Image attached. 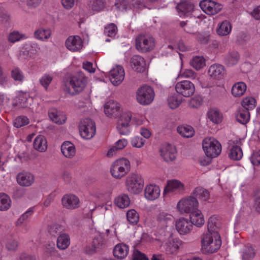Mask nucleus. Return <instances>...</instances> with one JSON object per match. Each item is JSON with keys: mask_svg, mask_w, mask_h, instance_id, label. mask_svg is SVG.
Segmentation results:
<instances>
[{"mask_svg": "<svg viewBox=\"0 0 260 260\" xmlns=\"http://www.w3.org/2000/svg\"><path fill=\"white\" fill-rule=\"evenodd\" d=\"M86 83L87 79L84 74L78 72L69 78V93L74 95L81 92L85 88Z\"/></svg>", "mask_w": 260, "mask_h": 260, "instance_id": "1", "label": "nucleus"}, {"mask_svg": "<svg viewBox=\"0 0 260 260\" xmlns=\"http://www.w3.org/2000/svg\"><path fill=\"white\" fill-rule=\"evenodd\" d=\"M213 237L219 238V234L217 235L213 234V232L207 230L206 234H204L202 238V249H204L205 252L208 253H214L219 249L221 245V240L215 239L213 243Z\"/></svg>", "mask_w": 260, "mask_h": 260, "instance_id": "2", "label": "nucleus"}, {"mask_svg": "<svg viewBox=\"0 0 260 260\" xmlns=\"http://www.w3.org/2000/svg\"><path fill=\"white\" fill-rule=\"evenodd\" d=\"M135 46L142 53L150 52L155 47V39L150 35L140 34L135 39Z\"/></svg>", "mask_w": 260, "mask_h": 260, "instance_id": "3", "label": "nucleus"}, {"mask_svg": "<svg viewBox=\"0 0 260 260\" xmlns=\"http://www.w3.org/2000/svg\"><path fill=\"white\" fill-rule=\"evenodd\" d=\"M131 170L129 161L125 158L115 160L110 169L111 175L116 179H120L125 176Z\"/></svg>", "mask_w": 260, "mask_h": 260, "instance_id": "4", "label": "nucleus"}, {"mask_svg": "<svg viewBox=\"0 0 260 260\" xmlns=\"http://www.w3.org/2000/svg\"><path fill=\"white\" fill-rule=\"evenodd\" d=\"M125 185L128 192L138 194L143 189L144 181L141 175L133 173L126 177Z\"/></svg>", "mask_w": 260, "mask_h": 260, "instance_id": "5", "label": "nucleus"}, {"mask_svg": "<svg viewBox=\"0 0 260 260\" xmlns=\"http://www.w3.org/2000/svg\"><path fill=\"white\" fill-rule=\"evenodd\" d=\"M202 146L206 155L209 157H216L221 153L220 143L213 138H205L203 141Z\"/></svg>", "mask_w": 260, "mask_h": 260, "instance_id": "6", "label": "nucleus"}, {"mask_svg": "<svg viewBox=\"0 0 260 260\" xmlns=\"http://www.w3.org/2000/svg\"><path fill=\"white\" fill-rule=\"evenodd\" d=\"M79 129L81 136L85 139H90L95 134V122L90 118H84L79 123Z\"/></svg>", "mask_w": 260, "mask_h": 260, "instance_id": "7", "label": "nucleus"}, {"mask_svg": "<svg viewBox=\"0 0 260 260\" xmlns=\"http://www.w3.org/2000/svg\"><path fill=\"white\" fill-rule=\"evenodd\" d=\"M154 92L152 88L148 85H144L138 89L137 91V100L141 105H147L153 101Z\"/></svg>", "mask_w": 260, "mask_h": 260, "instance_id": "8", "label": "nucleus"}, {"mask_svg": "<svg viewBox=\"0 0 260 260\" xmlns=\"http://www.w3.org/2000/svg\"><path fill=\"white\" fill-rule=\"evenodd\" d=\"M177 206L182 211L191 213L198 210L199 203L195 197L190 196L180 201Z\"/></svg>", "mask_w": 260, "mask_h": 260, "instance_id": "9", "label": "nucleus"}, {"mask_svg": "<svg viewBox=\"0 0 260 260\" xmlns=\"http://www.w3.org/2000/svg\"><path fill=\"white\" fill-rule=\"evenodd\" d=\"M176 92L184 97H189L193 95L195 91L193 84L189 81L184 80L178 82L175 85Z\"/></svg>", "mask_w": 260, "mask_h": 260, "instance_id": "10", "label": "nucleus"}, {"mask_svg": "<svg viewBox=\"0 0 260 260\" xmlns=\"http://www.w3.org/2000/svg\"><path fill=\"white\" fill-rule=\"evenodd\" d=\"M201 8L208 15H215L222 9V5L211 0H203L200 3Z\"/></svg>", "mask_w": 260, "mask_h": 260, "instance_id": "11", "label": "nucleus"}, {"mask_svg": "<svg viewBox=\"0 0 260 260\" xmlns=\"http://www.w3.org/2000/svg\"><path fill=\"white\" fill-rule=\"evenodd\" d=\"M132 115L127 113H123L117 120V128L121 135H125L129 132V123Z\"/></svg>", "mask_w": 260, "mask_h": 260, "instance_id": "12", "label": "nucleus"}, {"mask_svg": "<svg viewBox=\"0 0 260 260\" xmlns=\"http://www.w3.org/2000/svg\"><path fill=\"white\" fill-rule=\"evenodd\" d=\"M175 227L179 234L185 235L190 233L193 225L188 219L182 217L176 221Z\"/></svg>", "mask_w": 260, "mask_h": 260, "instance_id": "13", "label": "nucleus"}, {"mask_svg": "<svg viewBox=\"0 0 260 260\" xmlns=\"http://www.w3.org/2000/svg\"><path fill=\"white\" fill-rule=\"evenodd\" d=\"M104 112L107 116L116 117L120 113L119 104L113 100H109L105 105Z\"/></svg>", "mask_w": 260, "mask_h": 260, "instance_id": "14", "label": "nucleus"}, {"mask_svg": "<svg viewBox=\"0 0 260 260\" xmlns=\"http://www.w3.org/2000/svg\"><path fill=\"white\" fill-rule=\"evenodd\" d=\"M160 155L166 162H170L176 159V150L174 146L169 144L162 146L160 149Z\"/></svg>", "mask_w": 260, "mask_h": 260, "instance_id": "15", "label": "nucleus"}, {"mask_svg": "<svg viewBox=\"0 0 260 260\" xmlns=\"http://www.w3.org/2000/svg\"><path fill=\"white\" fill-rule=\"evenodd\" d=\"M61 201L63 206L68 209L73 210L80 206L79 199L74 194H65L63 196Z\"/></svg>", "mask_w": 260, "mask_h": 260, "instance_id": "16", "label": "nucleus"}, {"mask_svg": "<svg viewBox=\"0 0 260 260\" xmlns=\"http://www.w3.org/2000/svg\"><path fill=\"white\" fill-rule=\"evenodd\" d=\"M130 64L136 72L143 73L146 69V61L144 58L139 55H134L130 60Z\"/></svg>", "mask_w": 260, "mask_h": 260, "instance_id": "17", "label": "nucleus"}, {"mask_svg": "<svg viewBox=\"0 0 260 260\" xmlns=\"http://www.w3.org/2000/svg\"><path fill=\"white\" fill-rule=\"evenodd\" d=\"M110 79L111 83L114 85H119L124 79V71L122 67L117 66L110 72Z\"/></svg>", "mask_w": 260, "mask_h": 260, "instance_id": "18", "label": "nucleus"}, {"mask_svg": "<svg viewBox=\"0 0 260 260\" xmlns=\"http://www.w3.org/2000/svg\"><path fill=\"white\" fill-rule=\"evenodd\" d=\"M82 40L79 36H70L66 41V46L69 50L77 51L82 48Z\"/></svg>", "mask_w": 260, "mask_h": 260, "instance_id": "19", "label": "nucleus"}, {"mask_svg": "<svg viewBox=\"0 0 260 260\" xmlns=\"http://www.w3.org/2000/svg\"><path fill=\"white\" fill-rule=\"evenodd\" d=\"M18 183L22 186H29L34 182V176L29 172H22L16 177Z\"/></svg>", "mask_w": 260, "mask_h": 260, "instance_id": "20", "label": "nucleus"}, {"mask_svg": "<svg viewBox=\"0 0 260 260\" xmlns=\"http://www.w3.org/2000/svg\"><path fill=\"white\" fill-rule=\"evenodd\" d=\"M208 73L212 78L219 80L224 77L225 71L223 66L219 64H214L210 67Z\"/></svg>", "mask_w": 260, "mask_h": 260, "instance_id": "21", "label": "nucleus"}, {"mask_svg": "<svg viewBox=\"0 0 260 260\" xmlns=\"http://www.w3.org/2000/svg\"><path fill=\"white\" fill-rule=\"evenodd\" d=\"M183 187V184L178 180L174 179L168 181L167 184L164 189V194L165 196L169 192L182 190Z\"/></svg>", "mask_w": 260, "mask_h": 260, "instance_id": "22", "label": "nucleus"}, {"mask_svg": "<svg viewBox=\"0 0 260 260\" xmlns=\"http://www.w3.org/2000/svg\"><path fill=\"white\" fill-rule=\"evenodd\" d=\"M176 9L181 15L188 16L189 13L193 10L194 6L190 2H181L177 5Z\"/></svg>", "mask_w": 260, "mask_h": 260, "instance_id": "23", "label": "nucleus"}, {"mask_svg": "<svg viewBox=\"0 0 260 260\" xmlns=\"http://www.w3.org/2000/svg\"><path fill=\"white\" fill-rule=\"evenodd\" d=\"M159 194L160 189L159 186L150 184L146 187L145 196L147 199L150 200H154L158 198Z\"/></svg>", "mask_w": 260, "mask_h": 260, "instance_id": "24", "label": "nucleus"}, {"mask_svg": "<svg viewBox=\"0 0 260 260\" xmlns=\"http://www.w3.org/2000/svg\"><path fill=\"white\" fill-rule=\"evenodd\" d=\"M61 151L63 155L67 158L73 157L76 153L74 144L69 141L64 142L61 146Z\"/></svg>", "mask_w": 260, "mask_h": 260, "instance_id": "25", "label": "nucleus"}, {"mask_svg": "<svg viewBox=\"0 0 260 260\" xmlns=\"http://www.w3.org/2000/svg\"><path fill=\"white\" fill-rule=\"evenodd\" d=\"M189 218V221L192 223V225H195L198 227L201 226L205 222L203 215L199 210L190 213Z\"/></svg>", "mask_w": 260, "mask_h": 260, "instance_id": "26", "label": "nucleus"}, {"mask_svg": "<svg viewBox=\"0 0 260 260\" xmlns=\"http://www.w3.org/2000/svg\"><path fill=\"white\" fill-rule=\"evenodd\" d=\"M34 148L40 152H45L47 150V142L44 136L39 135L35 138Z\"/></svg>", "mask_w": 260, "mask_h": 260, "instance_id": "27", "label": "nucleus"}, {"mask_svg": "<svg viewBox=\"0 0 260 260\" xmlns=\"http://www.w3.org/2000/svg\"><path fill=\"white\" fill-rule=\"evenodd\" d=\"M128 250V247L125 244H117L113 249V254L117 258L122 259L127 255Z\"/></svg>", "mask_w": 260, "mask_h": 260, "instance_id": "28", "label": "nucleus"}, {"mask_svg": "<svg viewBox=\"0 0 260 260\" xmlns=\"http://www.w3.org/2000/svg\"><path fill=\"white\" fill-rule=\"evenodd\" d=\"M224 62L228 66H233L236 64L239 59L238 52L236 51H229L224 57Z\"/></svg>", "mask_w": 260, "mask_h": 260, "instance_id": "29", "label": "nucleus"}, {"mask_svg": "<svg viewBox=\"0 0 260 260\" xmlns=\"http://www.w3.org/2000/svg\"><path fill=\"white\" fill-rule=\"evenodd\" d=\"M182 241L177 238H173L169 240L166 248L168 253L173 254L177 251L182 244Z\"/></svg>", "mask_w": 260, "mask_h": 260, "instance_id": "30", "label": "nucleus"}, {"mask_svg": "<svg viewBox=\"0 0 260 260\" xmlns=\"http://www.w3.org/2000/svg\"><path fill=\"white\" fill-rule=\"evenodd\" d=\"M104 240L100 237H95L92 241V248L88 250L86 249L87 252L89 254H92L95 252L100 250L104 245Z\"/></svg>", "mask_w": 260, "mask_h": 260, "instance_id": "31", "label": "nucleus"}, {"mask_svg": "<svg viewBox=\"0 0 260 260\" xmlns=\"http://www.w3.org/2000/svg\"><path fill=\"white\" fill-rule=\"evenodd\" d=\"M236 117L239 123L245 124L250 119V113L247 109L241 108L237 112Z\"/></svg>", "mask_w": 260, "mask_h": 260, "instance_id": "32", "label": "nucleus"}, {"mask_svg": "<svg viewBox=\"0 0 260 260\" xmlns=\"http://www.w3.org/2000/svg\"><path fill=\"white\" fill-rule=\"evenodd\" d=\"M192 194L196 198H198L200 200L206 201L209 199L210 193L208 190L201 187H196L192 192Z\"/></svg>", "mask_w": 260, "mask_h": 260, "instance_id": "33", "label": "nucleus"}, {"mask_svg": "<svg viewBox=\"0 0 260 260\" xmlns=\"http://www.w3.org/2000/svg\"><path fill=\"white\" fill-rule=\"evenodd\" d=\"M177 129L178 133L185 138L192 137L194 133L192 127L188 125L178 126Z\"/></svg>", "mask_w": 260, "mask_h": 260, "instance_id": "34", "label": "nucleus"}, {"mask_svg": "<svg viewBox=\"0 0 260 260\" xmlns=\"http://www.w3.org/2000/svg\"><path fill=\"white\" fill-rule=\"evenodd\" d=\"M246 89V85L244 82H238L234 85L232 89V93L235 96L242 95Z\"/></svg>", "mask_w": 260, "mask_h": 260, "instance_id": "35", "label": "nucleus"}, {"mask_svg": "<svg viewBox=\"0 0 260 260\" xmlns=\"http://www.w3.org/2000/svg\"><path fill=\"white\" fill-rule=\"evenodd\" d=\"M127 144L126 140L123 139L119 140L116 143L114 146L110 148L107 153V156L109 157L112 156L113 153L117 150L123 149Z\"/></svg>", "mask_w": 260, "mask_h": 260, "instance_id": "36", "label": "nucleus"}, {"mask_svg": "<svg viewBox=\"0 0 260 260\" xmlns=\"http://www.w3.org/2000/svg\"><path fill=\"white\" fill-rule=\"evenodd\" d=\"M115 204L120 208H124L129 206L130 200L127 194H123L118 197L115 200Z\"/></svg>", "mask_w": 260, "mask_h": 260, "instance_id": "37", "label": "nucleus"}, {"mask_svg": "<svg viewBox=\"0 0 260 260\" xmlns=\"http://www.w3.org/2000/svg\"><path fill=\"white\" fill-rule=\"evenodd\" d=\"M70 244L69 236L66 234H60L57 240V246L59 249H64Z\"/></svg>", "mask_w": 260, "mask_h": 260, "instance_id": "38", "label": "nucleus"}, {"mask_svg": "<svg viewBox=\"0 0 260 260\" xmlns=\"http://www.w3.org/2000/svg\"><path fill=\"white\" fill-rule=\"evenodd\" d=\"M10 206L11 199L9 197L4 193H0V210H7L9 209Z\"/></svg>", "mask_w": 260, "mask_h": 260, "instance_id": "39", "label": "nucleus"}, {"mask_svg": "<svg viewBox=\"0 0 260 260\" xmlns=\"http://www.w3.org/2000/svg\"><path fill=\"white\" fill-rule=\"evenodd\" d=\"M232 28L230 22L227 20L223 21L219 27L217 29V32L220 36H225L228 35Z\"/></svg>", "mask_w": 260, "mask_h": 260, "instance_id": "40", "label": "nucleus"}, {"mask_svg": "<svg viewBox=\"0 0 260 260\" xmlns=\"http://www.w3.org/2000/svg\"><path fill=\"white\" fill-rule=\"evenodd\" d=\"M219 224L216 217L212 216L210 217L208 222L207 229L209 231L213 232V234L218 235L217 230L219 228Z\"/></svg>", "mask_w": 260, "mask_h": 260, "instance_id": "41", "label": "nucleus"}, {"mask_svg": "<svg viewBox=\"0 0 260 260\" xmlns=\"http://www.w3.org/2000/svg\"><path fill=\"white\" fill-rule=\"evenodd\" d=\"M208 117L215 123H219L222 120V115L217 109H211L208 112Z\"/></svg>", "mask_w": 260, "mask_h": 260, "instance_id": "42", "label": "nucleus"}, {"mask_svg": "<svg viewBox=\"0 0 260 260\" xmlns=\"http://www.w3.org/2000/svg\"><path fill=\"white\" fill-rule=\"evenodd\" d=\"M229 156L231 159L240 160L243 156L241 148L238 146H234L231 149Z\"/></svg>", "mask_w": 260, "mask_h": 260, "instance_id": "43", "label": "nucleus"}, {"mask_svg": "<svg viewBox=\"0 0 260 260\" xmlns=\"http://www.w3.org/2000/svg\"><path fill=\"white\" fill-rule=\"evenodd\" d=\"M190 64L197 70H199L205 66V60L202 56H195L190 61Z\"/></svg>", "mask_w": 260, "mask_h": 260, "instance_id": "44", "label": "nucleus"}, {"mask_svg": "<svg viewBox=\"0 0 260 260\" xmlns=\"http://www.w3.org/2000/svg\"><path fill=\"white\" fill-rule=\"evenodd\" d=\"M51 35V31L50 29H45L40 28L36 30L34 32L35 37L36 39L39 40L47 39Z\"/></svg>", "mask_w": 260, "mask_h": 260, "instance_id": "45", "label": "nucleus"}, {"mask_svg": "<svg viewBox=\"0 0 260 260\" xmlns=\"http://www.w3.org/2000/svg\"><path fill=\"white\" fill-rule=\"evenodd\" d=\"M11 76L15 81L22 82L24 79L22 71L18 67H14L12 70Z\"/></svg>", "mask_w": 260, "mask_h": 260, "instance_id": "46", "label": "nucleus"}, {"mask_svg": "<svg viewBox=\"0 0 260 260\" xmlns=\"http://www.w3.org/2000/svg\"><path fill=\"white\" fill-rule=\"evenodd\" d=\"M168 105L169 107L173 109L177 108L181 103V98L178 95H173L169 97L168 99Z\"/></svg>", "mask_w": 260, "mask_h": 260, "instance_id": "47", "label": "nucleus"}, {"mask_svg": "<svg viewBox=\"0 0 260 260\" xmlns=\"http://www.w3.org/2000/svg\"><path fill=\"white\" fill-rule=\"evenodd\" d=\"M89 6L93 11L99 12L105 7V0H90Z\"/></svg>", "mask_w": 260, "mask_h": 260, "instance_id": "48", "label": "nucleus"}, {"mask_svg": "<svg viewBox=\"0 0 260 260\" xmlns=\"http://www.w3.org/2000/svg\"><path fill=\"white\" fill-rule=\"evenodd\" d=\"M255 103L256 101L253 98H246L242 102V108L247 109L249 111V110L253 109L255 107Z\"/></svg>", "mask_w": 260, "mask_h": 260, "instance_id": "49", "label": "nucleus"}, {"mask_svg": "<svg viewBox=\"0 0 260 260\" xmlns=\"http://www.w3.org/2000/svg\"><path fill=\"white\" fill-rule=\"evenodd\" d=\"M126 215L127 219L129 222L133 224H137L138 222L139 215L136 210L132 209L128 211Z\"/></svg>", "mask_w": 260, "mask_h": 260, "instance_id": "50", "label": "nucleus"}, {"mask_svg": "<svg viewBox=\"0 0 260 260\" xmlns=\"http://www.w3.org/2000/svg\"><path fill=\"white\" fill-rule=\"evenodd\" d=\"M29 123V119L26 116H20L17 117L14 121L15 127L19 128Z\"/></svg>", "mask_w": 260, "mask_h": 260, "instance_id": "51", "label": "nucleus"}, {"mask_svg": "<svg viewBox=\"0 0 260 260\" xmlns=\"http://www.w3.org/2000/svg\"><path fill=\"white\" fill-rule=\"evenodd\" d=\"M116 32L117 26L114 23H111L105 28L104 33L109 37H112L115 36Z\"/></svg>", "mask_w": 260, "mask_h": 260, "instance_id": "52", "label": "nucleus"}, {"mask_svg": "<svg viewBox=\"0 0 260 260\" xmlns=\"http://www.w3.org/2000/svg\"><path fill=\"white\" fill-rule=\"evenodd\" d=\"M202 99L201 97L195 96L190 100L189 106L192 108H198L202 105Z\"/></svg>", "mask_w": 260, "mask_h": 260, "instance_id": "53", "label": "nucleus"}, {"mask_svg": "<svg viewBox=\"0 0 260 260\" xmlns=\"http://www.w3.org/2000/svg\"><path fill=\"white\" fill-rule=\"evenodd\" d=\"M52 77L49 75H44L40 80V82L46 90L52 81Z\"/></svg>", "mask_w": 260, "mask_h": 260, "instance_id": "54", "label": "nucleus"}, {"mask_svg": "<svg viewBox=\"0 0 260 260\" xmlns=\"http://www.w3.org/2000/svg\"><path fill=\"white\" fill-rule=\"evenodd\" d=\"M254 255L255 253L254 249L251 246H248L244 250L243 254V258L245 259L249 260V259L253 258Z\"/></svg>", "mask_w": 260, "mask_h": 260, "instance_id": "55", "label": "nucleus"}, {"mask_svg": "<svg viewBox=\"0 0 260 260\" xmlns=\"http://www.w3.org/2000/svg\"><path fill=\"white\" fill-rule=\"evenodd\" d=\"M33 54L28 47H24L20 52L19 57L21 59H27L31 57Z\"/></svg>", "mask_w": 260, "mask_h": 260, "instance_id": "56", "label": "nucleus"}, {"mask_svg": "<svg viewBox=\"0 0 260 260\" xmlns=\"http://www.w3.org/2000/svg\"><path fill=\"white\" fill-rule=\"evenodd\" d=\"M254 208L255 210L260 213V191L256 190L254 195Z\"/></svg>", "mask_w": 260, "mask_h": 260, "instance_id": "57", "label": "nucleus"}, {"mask_svg": "<svg viewBox=\"0 0 260 260\" xmlns=\"http://www.w3.org/2000/svg\"><path fill=\"white\" fill-rule=\"evenodd\" d=\"M173 216L169 214L164 212L160 213L157 216V220L160 222L167 223L172 220Z\"/></svg>", "mask_w": 260, "mask_h": 260, "instance_id": "58", "label": "nucleus"}, {"mask_svg": "<svg viewBox=\"0 0 260 260\" xmlns=\"http://www.w3.org/2000/svg\"><path fill=\"white\" fill-rule=\"evenodd\" d=\"M62 230V226L60 225L57 224L50 227L49 232L51 235L55 237L60 234Z\"/></svg>", "mask_w": 260, "mask_h": 260, "instance_id": "59", "label": "nucleus"}, {"mask_svg": "<svg viewBox=\"0 0 260 260\" xmlns=\"http://www.w3.org/2000/svg\"><path fill=\"white\" fill-rule=\"evenodd\" d=\"M21 38L22 35H21L19 32L14 31L10 34L8 40L9 42L11 43H15L16 41H19Z\"/></svg>", "mask_w": 260, "mask_h": 260, "instance_id": "60", "label": "nucleus"}, {"mask_svg": "<svg viewBox=\"0 0 260 260\" xmlns=\"http://www.w3.org/2000/svg\"><path fill=\"white\" fill-rule=\"evenodd\" d=\"M251 161L253 165H260V150L253 152L251 156Z\"/></svg>", "mask_w": 260, "mask_h": 260, "instance_id": "61", "label": "nucleus"}, {"mask_svg": "<svg viewBox=\"0 0 260 260\" xmlns=\"http://www.w3.org/2000/svg\"><path fill=\"white\" fill-rule=\"evenodd\" d=\"M6 247L9 250H15L18 246V243L17 241L13 239H10L8 241L6 244Z\"/></svg>", "mask_w": 260, "mask_h": 260, "instance_id": "62", "label": "nucleus"}, {"mask_svg": "<svg viewBox=\"0 0 260 260\" xmlns=\"http://www.w3.org/2000/svg\"><path fill=\"white\" fill-rule=\"evenodd\" d=\"M145 143V140L140 137H136L132 141V144L134 147L137 148L142 147Z\"/></svg>", "mask_w": 260, "mask_h": 260, "instance_id": "63", "label": "nucleus"}, {"mask_svg": "<svg viewBox=\"0 0 260 260\" xmlns=\"http://www.w3.org/2000/svg\"><path fill=\"white\" fill-rule=\"evenodd\" d=\"M133 260H149V259L144 253L136 250L134 253Z\"/></svg>", "mask_w": 260, "mask_h": 260, "instance_id": "64", "label": "nucleus"}]
</instances>
